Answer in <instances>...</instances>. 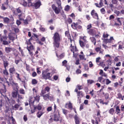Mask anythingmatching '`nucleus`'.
Returning <instances> with one entry per match:
<instances>
[{"label": "nucleus", "instance_id": "nucleus-1", "mask_svg": "<svg viewBox=\"0 0 124 124\" xmlns=\"http://www.w3.org/2000/svg\"><path fill=\"white\" fill-rule=\"evenodd\" d=\"M53 40V46L54 48H60V45H61V41H62V37L60 33L58 32H56L53 34L52 37Z\"/></svg>", "mask_w": 124, "mask_h": 124}, {"label": "nucleus", "instance_id": "nucleus-2", "mask_svg": "<svg viewBox=\"0 0 124 124\" xmlns=\"http://www.w3.org/2000/svg\"><path fill=\"white\" fill-rule=\"evenodd\" d=\"M56 3L58 7L56 6V5L54 4L52 5L51 7L53 11H54L55 14L58 15L60 14V13H61L62 9V1H61V0H57L56 1Z\"/></svg>", "mask_w": 124, "mask_h": 124}, {"label": "nucleus", "instance_id": "nucleus-3", "mask_svg": "<svg viewBox=\"0 0 124 124\" xmlns=\"http://www.w3.org/2000/svg\"><path fill=\"white\" fill-rule=\"evenodd\" d=\"M11 84L13 86H15L16 88H13V92L12 93V95L14 98H17L18 94H19V88H18V83H15L14 82H11L10 81Z\"/></svg>", "mask_w": 124, "mask_h": 124}, {"label": "nucleus", "instance_id": "nucleus-4", "mask_svg": "<svg viewBox=\"0 0 124 124\" xmlns=\"http://www.w3.org/2000/svg\"><path fill=\"white\" fill-rule=\"evenodd\" d=\"M26 44L27 45V49L29 53L30 56L32 57V56H33V51H32L35 49V47H34V46H33L31 42H28L27 44Z\"/></svg>", "mask_w": 124, "mask_h": 124}, {"label": "nucleus", "instance_id": "nucleus-5", "mask_svg": "<svg viewBox=\"0 0 124 124\" xmlns=\"http://www.w3.org/2000/svg\"><path fill=\"white\" fill-rule=\"evenodd\" d=\"M41 6V2L40 1H37L36 2H32L30 1L29 7H34L35 9H38Z\"/></svg>", "mask_w": 124, "mask_h": 124}, {"label": "nucleus", "instance_id": "nucleus-6", "mask_svg": "<svg viewBox=\"0 0 124 124\" xmlns=\"http://www.w3.org/2000/svg\"><path fill=\"white\" fill-rule=\"evenodd\" d=\"M16 78H17V80L19 81V82H21L22 85L24 87H26V83L28 81L27 80V78L26 77H23V78H21V77H20V74H18V73H16Z\"/></svg>", "mask_w": 124, "mask_h": 124}, {"label": "nucleus", "instance_id": "nucleus-7", "mask_svg": "<svg viewBox=\"0 0 124 124\" xmlns=\"http://www.w3.org/2000/svg\"><path fill=\"white\" fill-rule=\"evenodd\" d=\"M51 78H52V74L50 73H47L46 71L42 72V79L51 80Z\"/></svg>", "mask_w": 124, "mask_h": 124}, {"label": "nucleus", "instance_id": "nucleus-8", "mask_svg": "<svg viewBox=\"0 0 124 124\" xmlns=\"http://www.w3.org/2000/svg\"><path fill=\"white\" fill-rule=\"evenodd\" d=\"M0 41L3 45H8L11 42L7 41V36L6 35L2 36L0 37Z\"/></svg>", "mask_w": 124, "mask_h": 124}, {"label": "nucleus", "instance_id": "nucleus-9", "mask_svg": "<svg viewBox=\"0 0 124 124\" xmlns=\"http://www.w3.org/2000/svg\"><path fill=\"white\" fill-rule=\"evenodd\" d=\"M104 4H108V3H107V0H100L99 4L98 3H95V5L96 7H98V8H101L103 6H104Z\"/></svg>", "mask_w": 124, "mask_h": 124}, {"label": "nucleus", "instance_id": "nucleus-10", "mask_svg": "<svg viewBox=\"0 0 124 124\" xmlns=\"http://www.w3.org/2000/svg\"><path fill=\"white\" fill-rule=\"evenodd\" d=\"M60 112L59 111H55L53 112V120L54 122H60Z\"/></svg>", "mask_w": 124, "mask_h": 124}, {"label": "nucleus", "instance_id": "nucleus-11", "mask_svg": "<svg viewBox=\"0 0 124 124\" xmlns=\"http://www.w3.org/2000/svg\"><path fill=\"white\" fill-rule=\"evenodd\" d=\"M17 38V35L15 33H9L8 34V37L10 40H12L13 42H14V41Z\"/></svg>", "mask_w": 124, "mask_h": 124}, {"label": "nucleus", "instance_id": "nucleus-12", "mask_svg": "<svg viewBox=\"0 0 124 124\" xmlns=\"http://www.w3.org/2000/svg\"><path fill=\"white\" fill-rule=\"evenodd\" d=\"M32 0H21V4L24 6V7H27L28 6L29 7V4Z\"/></svg>", "mask_w": 124, "mask_h": 124}, {"label": "nucleus", "instance_id": "nucleus-13", "mask_svg": "<svg viewBox=\"0 0 124 124\" xmlns=\"http://www.w3.org/2000/svg\"><path fill=\"white\" fill-rule=\"evenodd\" d=\"M91 15L94 19L96 20H99V17H98V14H97L96 12L94 10H93L91 12Z\"/></svg>", "mask_w": 124, "mask_h": 124}, {"label": "nucleus", "instance_id": "nucleus-14", "mask_svg": "<svg viewBox=\"0 0 124 124\" xmlns=\"http://www.w3.org/2000/svg\"><path fill=\"white\" fill-rule=\"evenodd\" d=\"M78 101L79 104L81 103V98L84 96V93L82 91H78L77 93Z\"/></svg>", "mask_w": 124, "mask_h": 124}, {"label": "nucleus", "instance_id": "nucleus-15", "mask_svg": "<svg viewBox=\"0 0 124 124\" xmlns=\"http://www.w3.org/2000/svg\"><path fill=\"white\" fill-rule=\"evenodd\" d=\"M87 32L90 34V35H92V36H93L96 34V30L95 29H91L88 30Z\"/></svg>", "mask_w": 124, "mask_h": 124}, {"label": "nucleus", "instance_id": "nucleus-16", "mask_svg": "<svg viewBox=\"0 0 124 124\" xmlns=\"http://www.w3.org/2000/svg\"><path fill=\"white\" fill-rule=\"evenodd\" d=\"M94 50L96 53H99V54H103V52H104V50L101 48V46L95 47Z\"/></svg>", "mask_w": 124, "mask_h": 124}, {"label": "nucleus", "instance_id": "nucleus-17", "mask_svg": "<svg viewBox=\"0 0 124 124\" xmlns=\"http://www.w3.org/2000/svg\"><path fill=\"white\" fill-rule=\"evenodd\" d=\"M74 120H75V123L76 124H80V118L77 114L75 115L74 116Z\"/></svg>", "mask_w": 124, "mask_h": 124}, {"label": "nucleus", "instance_id": "nucleus-18", "mask_svg": "<svg viewBox=\"0 0 124 124\" xmlns=\"http://www.w3.org/2000/svg\"><path fill=\"white\" fill-rule=\"evenodd\" d=\"M14 48L13 47H5V52L7 54H9L13 51Z\"/></svg>", "mask_w": 124, "mask_h": 124}, {"label": "nucleus", "instance_id": "nucleus-19", "mask_svg": "<svg viewBox=\"0 0 124 124\" xmlns=\"http://www.w3.org/2000/svg\"><path fill=\"white\" fill-rule=\"evenodd\" d=\"M9 71L11 76H12V74H14L16 72V69H15V68H14V67H11L9 69Z\"/></svg>", "mask_w": 124, "mask_h": 124}, {"label": "nucleus", "instance_id": "nucleus-20", "mask_svg": "<svg viewBox=\"0 0 124 124\" xmlns=\"http://www.w3.org/2000/svg\"><path fill=\"white\" fill-rule=\"evenodd\" d=\"M78 25H79V23L76 22L75 23V22H74L71 24V27L72 28V29H73V30H77Z\"/></svg>", "mask_w": 124, "mask_h": 124}, {"label": "nucleus", "instance_id": "nucleus-21", "mask_svg": "<svg viewBox=\"0 0 124 124\" xmlns=\"http://www.w3.org/2000/svg\"><path fill=\"white\" fill-rule=\"evenodd\" d=\"M3 88H2L0 90V93L2 94L3 93H6V86L5 85L3 84Z\"/></svg>", "mask_w": 124, "mask_h": 124}, {"label": "nucleus", "instance_id": "nucleus-22", "mask_svg": "<svg viewBox=\"0 0 124 124\" xmlns=\"http://www.w3.org/2000/svg\"><path fill=\"white\" fill-rule=\"evenodd\" d=\"M34 98H33V97H30L29 100V105L31 106H33V105H34Z\"/></svg>", "mask_w": 124, "mask_h": 124}, {"label": "nucleus", "instance_id": "nucleus-23", "mask_svg": "<svg viewBox=\"0 0 124 124\" xmlns=\"http://www.w3.org/2000/svg\"><path fill=\"white\" fill-rule=\"evenodd\" d=\"M67 105L69 109H70V110H72V109H73V106H72V103H71V102H69V103H66L65 105V108H67V107H66Z\"/></svg>", "mask_w": 124, "mask_h": 124}, {"label": "nucleus", "instance_id": "nucleus-24", "mask_svg": "<svg viewBox=\"0 0 124 124\" xmlns=\"http://www.w3.org/2000/svg\"><path fill=\"white\" fill-rule=\"evenodd\" d=\"M3 22L4 24H9L10 19L7 17H3Z\"/></svg>", "mask_w": 124, "mask_h": 124}, {"label": "nucleus", "instance_id": "nucleus-25", "mask_svg": "<svg viewBox=\"0 0 124 124\" xmlns=\"http://www.w3.org/2000/svg\"><path fill=\"white\" fill-rule=\"evenodd\" d=\"M90 40H91L92 43L94 44V46L96 45V39H95L94 37H91L90 38Z\"/></svg>", "mask_w": 124, "mask_h": 124}, {"label": "nucleus", "instance_id": "nucleus-26", "mask_svg": "<svg viewBox=\"0 0 124 124\" xmlns=\"http://www.w3.org/2000/svg\"><path fill=\"white\" fill-rule=\"evenodd\" d=\"M70 49L71 52L72 53L74 52L75 51H77V47L76 46H72V44H71V46H70Z\"/></svg>", "mask_w": 124, "mask_h": 124}, {"label": "nucleus", "instance_id": "nucleus-27", "mask_svg": "<svg viewBox=\"0 0 124 124\" xmlns=\"http://www.w3.org/2000/svg\"><path fill=\"white\" fill-rule=\"evenodd\" d=\"M79 43L80 47L84 49L86 46V43H88V42L79 41Z\"/></svg>", "mask_w": 124, "mask_h": 124}, {"label": "nucleus", "instance_id": "nucleus-28", "mask_svg": "<svg viewBox=\"0 0 124 124\" xmlns=\"http://www.w3.org/2000/svg\"><path fill=\"white\" fill-rule=\"evenodd\" d=\"M34 109H37V110H38L39 111H40V110L42 109V105L41 104H39L37 106H34Z\"/></svg>", "mask_w": 124, "mask_h": 124}, {"label": "nucleus", "instance_id": "nucleus-29", "mask_svg": "<svg viewBox=\"0 0 124 124\" xmlns=\"http://www.w3.org/2000/svg\"><path fill=\"white\" fill-rule=\"evenodd\" d=\"M79 41H82L84 42H88V41H87V37L86 36H80L79 37Z\"/></svg>", "mask_w": 124, "mask_h": 124}, {"label": "nucleus", "instance_id": "nucleus-30", "mask_svg": "<svg viewBox=\"0 0 124 124\" xmlns=\"http://www.w3.org/2000/svg\"><path fill=\"white\" fill-rule=\"evenodd\" d=\"M99 75H101L102 77H106L107 78V74L103 72L102 69L100 70Z\"/></svg>", "mask_w": 124, "mask_h": 124}, {"label": "nucleus", "instance_id": "nucleus-31", "mask_svg": "<svg viewBox=\"0 0 124 124\" xmlns=\"http://www.w3.org/2000/svg\"><path fill=\"white\" fill-rule=\"evenodd\" d=\"M3 64L4 65V69H6V68L9 65V63H8V61H3Z\"/></svg>", "mask_w": 124, "mask_h": 124}, {"label": "nucleus", "instance_id": "nucleus-32", "mask_svg": "<svg viewBox=\"0 0 124 124\" xmlns=\"http://www.w3.org/2000/svg\"><path fill=\"white\" fill-rule=\"evenodd\" d=\"M49 94H50V93H48L47 94H45L43 95L42 96H43L44 100H48V98H49Z\"/></svg>", "mask_w": 124, "mask_h": 124}, {"label": "nucleus", "instance_id": "nucleus-33", "mask_svg": "<svg viewBox=\"0 0 124 124\" xmlns=\"http://www.w3.org/2000/svg\"><path fill=\"white\" fill-rule=\"evenodd\" d=\"M12 76H11V78H10L9 79V80L10 81V82H9L8 81H6V84H7L8 86H10V84L11 85V83H10V82H11V83H12V82H13L14 83V81H13V78H12Z\"/></svg>", "mask_w": 124, "mask_h": 124}, {"label": "nucleus", "instance_id": "nucleus-34", "mask_svg": "<svg viewBox=\"0 0 124 124\" xmlns=\"http://www.w3.org/2000/svg\"><path fill=\"white\" fill-rule=\"evenodd\" d=\"M97 118H98L99 121H100V118H101V114H100V110H97Z\"/></svg>", "mask_w": 124, "mask_h": 124}, {"label": "nucleus", "instance_id": "nucleus-35", "mask_svg": "<svg viewBox=\"0 0 124 124\" xmlns=\"http://www.w3.org/2000/svg\"><path fill=\"white\" fill-rule=\"evenodd\" d=\"M73 53V57L74 58H77L78 57V55H79V53H78V49H77L76 50H75Z\"/></svg>", "mask_w": 124, "mask_h": 124}, {"label": "nucleus", "instance_id": "nucleus-36", "mask_svg": "<svg viewBox=\"0 0 124 124\" xmlns=\"http://www.w3.org/2000/svg\"><path fill=\"white\" fill-rule=\"evenodd\" d=\"M115 111L116 112L117 115H119V114L121 113V109H120V107L119 106L116 107Z\"/></svg>", "mask_w": 124, "mask_h": 124}, {"label": "nucleus", "instance_id": "nucleus-37", "mask_svg": "<svg viewBox=\"0 0 124 124\" xmlns=\"http://www.w3.org/2000/svg\"><path fill=\"white\" fill-rule=\"evenodd\" d=\"M64 11H66V12H68V11H69V10H70V6L67 5L65 6L64 7Z\"/></svg>", "mask_w": 124, "mask_h": 124}, {"label": "nucleus", "instance_id": "nucleus-38", "mask_svg": "<svg viewBox=\"0 0 124 124\" xmlns=\"http://www.w3.org/2000/svg\"><path fill=\"white\" fill-rule=\"evenodd\" d=\"M114 112L115 109L114 108H111L108 111V113L110 114V115H114Z\"/></svg>", "mask_w": 124, "mask_h": 124}, {"label": "nucleus", "instance_id": "nucleus-39", "mask_svg": "<svg viewBox=\"0 0 124 124\" xmlns=\"http://www.w3.org/2000/svg\"><path fill=\"white\" fill-rule=\"evenodd\" d=\"M2 72L5 76H8V75H9V73H8V71H7V69H5Z\"/></svg>", "mask_w": 124, "mask_h": 124}, {"label": "nucleus", "instance_id": "nucleus-40", "mask_svg": "<svg viewBox=\"0 0 124 124\" xmlns=\"http://www.w3.org/2000/svg\"><path fill=\"white\" fill-rule=\"evenodd\" d=\"M44 113L42 111H38L37 113V118H40L41 116L43 115Z\"/></svg>", "mask_w": 124, "mask_h": 124}, {"label": "nucleus", "instance_id": "nucleus-41", "mask_svg": "<svg viewBox=\"0 0 124 124\" xmlns=\"http://www.w3.org/2000/svg\"><path fill=\"white\" fill-rule=\"evenodd\" d=\"M91 95V96H92L94 98H95V97H96V95H95L94 94V93H93V90L92 91H91L89 93Z\"/></svg>", "mask_w": 124, "mask_h": 124}, {"label": "nucleus", "instance_id": "nucleus-42", "mask_svg": "<svg viewBox=\"0 0 124 124\" xmlns=\"http://www.w3.org/2000/svg\"><path fill=\"white\" fill-rule=\"evenodd\" d=\"M34 100L37 101V102H39V100H40V96L39 95H36L34 98Z\"/></svg>", "mask_w": 124, "mask_h": 124}, {"label": "nucleus", "instance_id": "nucleus-43", "mask_svg": "<svg viewBox=\"0 0 124 124\" xmlns=\"http://www.w3.org/2000/svg\"><path fill=\"white\" fill-rule=\"evenodd\" d=\"M90 54L89 57H91V56H94V55H96V53L93 52V49H90Z\"/></svg>", "mask_w": 124, "mask_h": 124}, {"label": "nucleus", "instance_id": "nucleus-44", "mask_svg": "<svg viewBox=\"0 0 124 124\" xmlns=\"http://www.w3.org/2000/svg\"><path fill=\"white\" fill-rule=\"evenodd\" d=\"M59 121L60 122V124H64V120H63V118L62 117H61L59 119Z\"/></svg>", "mask_w": 124, "mask_h": 124}, {"label": "nucleus", "instance_id": "nucleus-45", "mask_svg": "<svg viewBox=\"0 0 124 124\" xmlns=\"http://www.w3.org/2000/svg\"><path fill=\"white\" fill-rule=\"evenodd\" d=\"M31 83L32 85H36V84L38 83V81H37V80L36 79H32Z\"/></svg>", "mask_w": 124, "mask_h": 124}, {"label": "nucleus", "instance_id": "nucleus-46", "mask_svg": "<svg viewBox=\"0 0 124 124\" xmlns=\"http://www.w3.org/2000/svg\"><path fill=\"white\" fill-rule=\"evenodd\" d=\"M93 83H94V81L91 79L87 80V84L89 85H92V84H93Z\"/></svg>", "mask_w": 124, "mask_h": 124}, {"label": "nucleus", "instance_id": "nucleus-47", "mask_svg": "<svg viewBox=\"0 0 124 124\" xmlns=\"http://www.w3.org/2000/svg\"><path fill=\"white\" fill-rule=\"evenodd\" d=\"M122 98H123V95H122V93H118L117 94V98H118V99H122Z\"/></svg>", "mask_w": 124, "mask_h": 124}, {"label": "nucleus", "instance_id": "nucleus-48", "mask_svg": "<svg viewBox=\"0 0 124 124\" xmlns=\"http://www.w3.org/2000/svg\"><path fill=\"white\" fill-rule=\"evenodd\" d=\"M102 80H103V77H99L98 78V79L97 80V82H99L100 83H102Z\"/></svg>", "mask_w": 124, "mask_h": 124}, {"label": "nucleus", "instance_id": "nucleus-49", "mask_svg": "<svg viewBox=\"0 0 124 124\" xmlns=\"http://www.w3.org/2000/svg\"><path fill=\"white\" fill-rule=\"evenodd\" d=\"M19 93L20 94H25L26 93L25 92V90L24 89H20L19 90Z\"/></svg>", "mask_w": 124, "mask_h": 124}, {"label": "nucleus", "instance_id": "nucleus-50", "mask_svg": "<svg viewBox=\"0 0 124 124\" xmlns=\"http://www.w3.org/2000/svg\"><path fill=\"white\" fill-rule=\"evenodd\" d=\"M46 93V90L45 89H43L41 91V93H40V95L42 96V95H44Z\"/></svg>", "mask_w": 124, "mask_h": 124}, {"label": "nucleus", "instance_id": "nucleus-51", "mask_svg": "<svg viewBox=\"0 0 124 124\" xmlns=\"http://www.w3.org/2000/svg\"><path fill=\"white\" fill-rule=\"evenodd\" d=\"M66 22H67L68 24H71L73 22L72 19L70 17H68L66 20Z\"/></svg>", "mask_w": 124, "mask_h": 124}, {"label": "nucleus", "instance_id": "nucleus-52", "mask_svg": "<svg viewBox=\"0 0 124 124\" xmlns=\"http://www.w3.org/2000/svg\"><path fill=\"white\" fill-rule=\"evenodd\" d=\"M73 5H74L75 7H78V6H79V3L75 1L73 3Z\"/></svg>", "mask_w": 124, "mask_h": 124}, {"label": "nucleus", "instance_id": "nucleus-53", "mask_svg": "<svg viewBox=\"0 0 124 124\" xmlns=\"http://www.w3.org/2000/svg\"><path fill=\"white\" fill-rule=\"evenodd\" d=\"M100 12L102 14H105L106 13V11H105V9L104 8L101 9Z\"/></svg>", "mask_w": 124, "mask_h": 124}, {"label": "nucleus", "instance_id": "nucleus-54", "mask_svg": "<svg viewBox=\"0 0 124 124\" xmlns=\"http://www.w3.org/2000/svg\"><path fill=\"white\" fill-rule=\"evenodd\" d=\"M20 107V105L18 104H15V105L14 107V108H15V110H18V108Z\"/></svg>", "mask_w": 124, "mask_h": 124}, {"label": "nucleus", "instance_id": "nucleus-55", "mask_svg": "<svg viewBox=\"0 0 124 124\" xmlns=\"http://www.w3.org/2000/svg\"><path fill=\"white\" fill-rule=\"evenodd\" d=\"M23 21L24 25H28V24H29V19L28 18V17H27L25 20L23 19Z\"/></svg>", "mask_w": 124, "mask_h": 124}, {"label": "nucleus", "instance_id": "nucleus-56", "mask_svg": "<svg viewBox=\"0 0 124 124\" xmlns=\"http://www.w3.org/2000/svg\"><path fill=\"white\" fill-rule=\"evenodd\" d=\"M26 69L27 71H31V68L30 67V66L28 65V64H26Z\"/></svg>", "mask_w": 124, "mask_h": 124}, {"label": "nucleus", "instance_id": "nucleus-57", "mask_svg": "<svg viewBox=\"0 0 124 124\" xmlns=\"http://www.w3.org/2000/svg\"><path fill=\"white\" fill-rule=\"evenodd\" d=\"M66 64H67V61L66 60H64L63 61H62V65L63 66H64L65 65H66Z\"/></svg>", "mask_w": 124, "mask_h": 124}, {"label": "nucleus", "instance_id": "nucleus-58", "mask_svg": "<svg viewBox=\"0 0 124 124\" xmlns=\"http://www.w3.org/2000/svg\"><path fill=\"white\" fill-rule=\"evenodd\" d=\"M108 36H109V34H108V33H105V32H104L103 33V37L104 38H107V37H108Z\"/></svg>", "mask_w": 124, "mask_h": 124}, {"label": "nucleus", "instance_id": "nucleus-59", "mask_svg": "<svg viewBox=\"0 0 124 124\" xmlns=\"http://www.w3.org/2000/svg\"><path fill=\"white\" fill-rule=\"evenodd\" d=\"M61 15L64 19H66V15H65V14H64V12L63 11L62 12Z\"/></svg>", "mask_w": 124, "mask_h": 124}, {"label": "nucleus", "instance_id": "nucleus-60", "mask_svg": "<svg viewBox=\"0 0 124 124\" xmlns=\"http://www.w3.org/2000/svg\"><path fill=\"white\" fill-rule=\"evenodd\" d=\"M104 96H105V99L106 100L109 99V93H105Z\"/></svg>", "mask_w": 124, "mask_h": 124}, {"label": "nucleus", "instance_id": "nucleus-61", "mask_svg": "<svg viewBox=\"0 0 124 124\" xmlns=\"http://www.w3.org/2000/svg\"><path fill=\"white\" fill-rule=\"evenodd\" d=\"M16 12L17 13H22V10H21L20 7H18V8H16Z\"/></svg>", "mask_w": 124, "mask_h": 124}, {"label": "nucleus", "instance_id": "nucleus-62", "mask_svg": "<svg viewBox=\"0 0 124 124\" xmlns=\"http://www.w3.org/2000/svg\"><path fill=\"white\" fill-rule=\"evenodd\" d=\"M80 60H84L85 59V55H79Z\"/></svg>", "mask_w": 124, "mask_h": 124}, {"label": "nucleus", "instance_id": "nucleus-63", "mask_svg": "<svg viewBox=\"0 0 124 124\" xmlns=\"http://www.w3.org/2000/svg\"><path fill=\"white\" fill-rule=\"evenodd\" d=\"M45 90H46V92H47V93H49L50 92V87L49 86H46L45 88Z\"/></svg>", "mask_w": 124, "mask_h": 124}, {"label": "nucleus", "instance_id": "nucleus-64", "mask_svg": "<svg viewBox=\"0 0 124 124\" xmlns=\"http://www.w3.org/2000/svg\"><path fill=\"white\" fill-rule=\"evenodd\" d=\"M81 72H82V71H81L80 69H78L76 71V73L77 74H81Z\"/></svg>", "mask_w": 124, "mask_h": 124}]
</instances>
